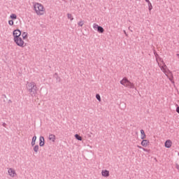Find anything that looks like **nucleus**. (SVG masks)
<instances>
[{
	"mask_svg": "<svg viewBox=\"0 0 179 179\" xmlns=\"http://www.w3.org/2000/svg\"><path fill=\"white\" fill-rule=\"evenodd\" d=\"M67 17L71 21L73 20V16H72V14L68 13L67 14Z\"/></svg>",
	"mask_w": 179,
	"mask_h": 179,
	"instance_id": "aec40b11",
	"label": "nucleus"
},
{
	"mask_svg": "<svg viewBox=\"0 0 179 179\" xmlns=\"http://www.w3.org/2000/svg\"><path fill=\"white\" fill-rule=\"evenodd\" d=\"M13 36H14V40L22 36V31L20 29H15L13 32Z\"/></svg>",
	"mask_w": 179,
	"mask_h": 179,
	"instance_id": "423d86ee",
	"label": "nucleus"
},
{
	"mask_svg": "<svg viewBox=\"0 0 179 179\" xmlns=\"http://www.w3.org/2000/svg\"><path fill=\"white\" fill-rule=\"evenodd\" d=\"M129 30H131V27H129Z\"/></svg>",
	"mask_w": 179,
	"mask_h": 179,
	"instance_id": "c9c22d12",
	"label": "nucleus"
},
{
	"mask_svg": "<svg viewBox=\"0 0 179 179\" xmlns=\"http://www.w3.org/2000/svg\"><path fill=\"white\" fill-rule=\"evenodd\" d=\"M148 3V9H149V10H151L152 9H153V6H152V3H150V1Z\"/></svg>",
	"mask_w": 179,
	"mask_h": 179,
	"instance_id": "b1692460",
	"label": "nucleus"
},
{
	"mask_svg": "<svg viewBox=\"0 0 179 179\" xmlns=\"http://www.w3.org/2000/svg\"><path fill=\"white\" fill-rule=\"evenodd\" d=\"M75 138L77 141H82V136H79V134H76Z\"/></svg>",
	"mask_w": 179,
	"mask_h": 179,
	"instance_id": "4be33fe9",
	"label": "nucleus"
},
{
	"mask_svg": "<svg viewBox=\"0 0 179 179\" xmlns=\"http://www.w3.org/2000/svg\"><path fill=\"white\" fill-rule=\"evenodd\" d=\"M2 125H3V127L4 128H6V127H7V124H6V123H5V122H3V123L2 124Z\"/></svg>",
	"mask_w": 179,
	"mask_h": 179,
	"instance_id": "c756f323",
	"label": "nucleus"
},
{
	"mask_svg": "<svg viewBox=\"0 0 179 179\" xmlns=\"http://www.w3.org/2000/svg\"><path fill=\"white\" fill-rule=\"evenodd\" d=\"M13 20H9L8 21V24L10 25V26H13Z\"/></svg>",
	"mask_w": 179,
	"mask_h": 179,
	"instance_id": "a878e982",
	"label": "nucleus"
},
{
	"mask_svg": "<svg viewBox=\"0 0 179 179\" xmlns=\"http://www.w3.org/2000/svg\"><path fill=\"white\" fill-rule=\"evenodd\" d=\"M85 24V22L83 20H80L78 22V25L80 26V27H82Z\"/></svg>",
	"mask_w": 179,
	"mask_h": 179,
	"instance_id": "412c9836",
	"label": "nucleus"
},
{
	"mask_svg": "<svg viewBox=\"0 0 179 179\" xmlns=\"http://www.w3.org/2000/svg\"><path fill=\"white\" fill-rule=\"evenodd\" d=\"M34 10L38 16H42V15H44V12H45L44 6L40 3H35L34 4Z\"/></svg>",
	"mask_w": 179,
	"mask_h": 179,
	"instance_id": "f03ea898",
	"label": "nucleus"
},
{
	"mask_svg": "<svg viewBox=\"0 0 179 179\" xmlns=\"http://www.w3.org/2000/svg\"><path fill=\"white\" fill-rule=\"evenodd\" d=\"M172 143L170 140H167L165 142V148H167L168 149L171 148Z\"/></svg>",
	"mask_w": 179,
	"mask_h": 179,
	"instance_id": "ddd939ff",
	"label": "nucleus"
},
{
	"mask_svg": "<svg viewBox=\"0 0 179 179\" xmlns=\"http://www.w3.org/2000/svg\"><path fill=\"white\" fill-rule=\"evenodd\" d=\"M120 84L125 87H129V89H135V84L131 83L127 78H123L122 80H120Z\"/></svg>",
	"mask_w": 179,
	"mask_h": 179,
	"instance_id": "7ed1b4c3",
	"label": "nucleus"
},
{
	"mask_svg": "<svg viewBox=\"0 0 179 179\" xmlns=\"http://www.w3.org/2000/svg\"><path fill=\"white\" fill-rule=\"evenodd\" d=\"M8 176H10V177H15V176H16V172L12 168L8 169Z\"/></svg>",
	"mask_w": 179,
	"mask_h": 179,
	"instance_id": "6e6552de",
	"label": "nucleus"
},
{
	"mask_svg": "<svg viewBox=\"0 0 179 179\" xmlns=\"http://www.w3.org/2000/svg\"><path fill=\"white\" fill-rule=\"evenodd\" d=\"M27 36H28L27 32H22V37L23 40H26V38L27 37Z\"/></svg>",
	"mask_w": 179,
	"mask_h": 179,
	"instance_id": "6ab92c4d",
	"label": "nucleus"
},
{
	"mask_svg": "<svg viewBox=\"0 0 179 179\" xmlns=\"http://www.w3.org/2000/svg\"><path fill=\"white\" fill-rule=\"evenodd\" d=\"M154 55H155L156 58H157V57H159V55H157V52H156V51L154 50Z\"/></svg>",
	"mask_w": 179,
	"mask_h": 179,
	"instance_id": "cd10ccee",
	"label": "nucleus"
},
{
	"mask_svg": "<svg viewBox=\"0 0 179 179\" xmlns=\"http://www.w3.org/2000/svg\"><path fill=\"white\" fill-rule=\"evenodd\" d=\"M176 57H178V59H179V54L178 53L176 54Z\"/></svg>",
	"mask_w": 179,
	"mask_h": 179,
	"instance_id": "72a5a7b5",
	"label": "nucleus"
},
{
	"mask_svg": "<svg viewBox=\"0 0 179 179\" xmlns=\"http://www.w3.org/2000/svg\"><path fill=\"white\" fill-rule=\"evenodd\" d=\"M44 143H45L44 136H41L39 138V146L41 147L44 146Z\"/></svg>",
	"mask_w": 179,
	"mask_h": 179,
	"instance_id": "9d476101",
	"label": "nucleus"
},
{
	"mask_svg": "<svg viewBox=\"0 0 179 179\" xmlns=\"http://www.w3.org/2000/svg\"><path fill=\"white\" fill-rule=\"evenodd\" d=\"M123 32L124 33L125 36L128 37V34H127V31L124 30Z\"/></svg>",
	"mask_w": 179,
	"mask_h": 179,
	"instance_id": "7c9ffc66",
	"label": "nucleus"
},
{
	"mask_svg": "<svg viewBox=\"0 0 179 179\" xmlns=\"http://www.w3.org/2000/svg\"><path fill=\"white\" fill-rule=\"evenodd\" d=\"M161 69V71L164 72V73L166 75V78H169V69H167V66L164 63V65L162 66H159Z\"/></svg>",
	"mask_w": 179,
	"mask_h": 179,
	"instance_id": "0eeeda50",
	"label": "nucleus"
},
{
	"mask_svg": "<svg viewBox=\"0 0 179 179\" xmlns=\"http://www.w3.org/2000/svg\"><path fill=\"white\" fill-rule=\"evenodd\" d=\"M38 149H40L38 145H36L34 146V152H35V153H37L38 152Z\"/></svg>",
	"mask_w": 179,
	"mask_h": 179,
	"instance_id": "f3484780",
	"label": "nucleus"
},
{
	"mask_svg": "<svg viewBox=\"0 0 179 179\" xmlns=\"http://www.w3.org/2000/svg\"><path fill=\"white\" fill-rule=\"evenodd\" d=\"M10 17L13 20H15L17 19V15H16V14L13 13L10 15Z\"/></svg>",
	"mask_w": 179,
	"mask_h": 179,
	"instance_id": "a211bd4d",
	"label": "nucleus"
},
{
	"mask_svg": "<svg viewBox=\"0 0 179 179\" xmlns=\"http://www.w3.org/2000/svg\"><path fill=\"white\" fill-rule=\"evenodd\" d=\"M145 2H147V3H148L149 2H150V1H149V0H145Z\"/></svg>",
	"mask_w": 179,
	"mask_h": 179,
	"instance_id": "473e14b6",
	"label": "nucleus"
},
{
	"mask_svg": "<svg viewBox=\"0 0 179 179\" xmlns=\"http://www.w3.org/2000/svg\"><path fill=\"white\" fill-rule=\"evenodd\" d=\"M141 135H145V131H143V129L141 130Z\"/></svg>",
	"mask_w": 179,
	"mask_h": 179,
	"instance_id": "c85d7f7f",
	"label": "nucleus"
},
{
	"mask_svg": "<svg viewBox=\"0 0 179 179\" xmlns=\"http://www.w3.org/2000/svg\"><path fill=\"white\" fill-rule=\"evenodd\" d=\"M168 72H169V73H168V76L169 77H167L168 78H169V80L171 82V83H173V85H174V80H173V73L170 71V70H168Z\"/></svg>",
	"mask_w": 179,
	"mask_h": 179,
	"instance_id": "1a4fd4ad",
	"label": "nucleus"
},
{
	"mask_svg": "<svg viewBox=\"0 0 179 179\" xmlns=\"http://www.w3.org/2000/svg\"><path fill=\"white\" fill-rule=\"evenodd\" d=\"M137 148H138V149H142L144 152H148V150H146L145 148H143L141 145H137Z\"/></svg>",
	"mask_w": 179,
	"mask_h": 179,
	"instance_id": "393cba45",
	"label": "nucleus"
},
{
	"mask_svg": "<svg viewBox=\"0 0 179 179\" xmlns=\"http://www.w3.org/2000/svg\"><path fill=\"white\" fill-rule=\"evenodd\" d=\"M14 43L18 45V47H25L26 45H24V41L22 39V38L19 37L15 39H14Z\"/></svg>",
	"mask_w": 179,
	"mask_h": 179,
	"instance_id": "20e7f679",
	"label": "nucleus"
},
{
	"mask_svg": "<svg viewBox=\"0 0 179 179\" xmlns=\"http://www.w3.org/2000/svg\"><path fill=\"white\" fill-rule=\"evenodd\" d=\"M102 176L103 177H109L110 176V171L105 170L102 171Z\"/></svg>",
	"mask_w": 179,
	"mask_h": 179,
	"instance_id": "4468645a",
	"label": "nucleus"
},
{
	"mask_svg": "<svg viewBox=\"0 0 179 179\" xmlns=\"http://www.w3.org/2000/svg\"><path fill=\"white\" fill-rule=\"evenodd\" d=\"M93 29H94V30H97L98 33H104V28L101 26H99V24L96 23L93 24Z\"/></svg>",
	"mask_w": 179,
	"mask_h": 179,
	"instance_id": "39448f33",
	"label": "nucleus"
},
{
	"mask_svg": "<svg viewBox=\"0 0 179 179\" xmlns=\"http://www.w3.org/2000/svg\"><path fill=\"white\" fill-rule=\"evenodd\" d=\"M141 139H145L146 138V134H141Z\"/></svg>",
	"mask_w": 179,
	"mask_h": 179,
	"instance_id": "bb28decb",
	"label": "nucleus"
},
{
	"mask_svg": "<svg viewBox=\"0 0 179 179\" xmlns=\"http://www.w3.org/2000/svg\"><path fill=\"white\" fill-rule=\"evenodd\" d=\"M149 143H150L149 142V140H143L141 141V145L144 146V148H146V146H149Z\"/></svg>",
	"mask_w": 179,
	"mask_h": 179,
	"instance_id": "f8f14e48",
	"label": "nucleus"
},
{
	"mask_svg": "<svg viewBox=\"0 0 179 179\" xmlns=\"http://www.w3.org/2000/svg\"><path fill=\"white\" fill-rule=\"evenodd\" d=\"M3 96H4V97H6V95L4 94Z\"/></svg>",
	"mask_w": 179,
	"mask_h": 179,
	"instance_id": "e433bc0d",
	"label": "nucleus"
},
{
	"mask_svg": "<svg viewBox=\"0 0 179 179\" xmlns=\"http://www.w3.org/2000/svg\"><path fill=\"white\" fill-rule=\"evenodd\" d=\"M53 78H55V79H56L57 83H59V82H61V78L59 76H58V73H55L53 75Z\"/></svg>",
	"mask_w": 179,
	"mask_h": 179,
	"instance_id": "9b49d317",
	"label": "nucleus"
},
{
	"mask_svg": "<svg viewBox=\"0 0 179 179\" xmlns=\"http://www.w3.org/2000/svg\"><path fill=\"white\" fill-rule=\"evenodd\" d=\"M36 141H37V136H33L32 141L31 143V146H34V145H36Z\"/></svg>",
	"mask_w": 179,
	"mask_h": 179,
	"instance_id": "dca6fc26",
	"label": "nucleus"
},
{
	"mask_svg": "<svg viewBox=\"0 0 179 179\" xmlns=\"http://www.w3.org/2000/svg\"><path fill=\"white\" fill-rule=\"evenodd\" d=\"M48 139H49V141H52V142H55V135L50 134Z\"/></svg>",
	"mask_w": 179,
	"mask_h": 179,
	"instance_id": "2eb2a0df",
	"label": "nucleus"
},
{
	"mask_svg": "<svg viewBox=\"0 0 179 179\" xmlns=\"http://www.w3.org/2000/svg\"><path fill=\"white\" fill-rule=\"evenodd\" d=\"M96 99L97 101H101V97L100 96V94H96Z\"/></svg>",
	"mask_w": 179,
	"mask_h": 179,
	"instance_id": "5701e85b",
	"label": "nucleus"
},
{
	"mask_svg": "<svg viewBox=\"0 0 179 179\" xmlns=\"http://www.w3.org/2000/svg\"><path fill=\"white\" fill-rule=\"evenodd\" d=\"M176 169H177L178 170H179V165H178V164H176Z\"/></svg>",
	"mask_w": 179,
	"mask_h": 179,
	"instance_id": "2f4dec72",
	"label": "nucleus"
},
{
	"mask_svg": "<svg viewBox=\"0 0 179 179\" xmlns=\"http://www.w3.org/2000/svg\"><path fill=\"white\" fill-rule=\"evenodd\" d=\"M8 103H12V100H8Z\"/></svg>",
	"mask_w": 179,
	"mask_h": 179,
	"instance_id": "f704fd0d",
	"label": "nucleus"
},
{
	"mask_svg": "<svg viewBox=\"0 0 179 179\" xmlns=\"http://www.w3.org/2000/svg\"><path fill=\"white\" fill-rule=\"evenodd\" d=\"M130 31H132V30H130Z\"/></svg>",
	"mask_w": 179,
	"mask_h": 179,
	"instance_id": "4c0bfd02",
	"label": "nucleus"
},
{
	"mask_svg": "<svg viewBox=\"0 0 179 179\" xmlns=\"http://www.w3.org/2000/svg\"><path fill=\"white\" fill-rule=\"evenodd\" d=\"M26 89L29 92V93H32L31 94V96H33V94L36 96L37 94V85L34 82H27L26 84Z\"/></svg>",
	"mask_w": 179,
	"mask_h": 179,
	"instance_id": "f257e3e1",
	"label": "nucleus"
}]
</instances>
